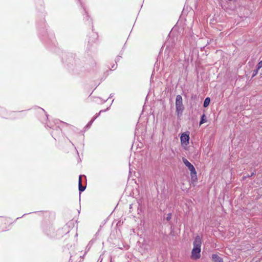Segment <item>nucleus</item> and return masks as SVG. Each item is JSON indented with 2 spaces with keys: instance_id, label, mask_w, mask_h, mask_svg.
I'll return each instance as SVG.
<instances>
[{
  "instance_id": "f257e3e1",
  "label": "nucleus",
  "mask_w": 262,
  "mask_h": 262,
  "mask_svg": "<svg viewBox=\"0 0 262 262\" xmlns=\"http://www.w3.org/2000/svg\"><path fill=\"white\" fill-rule=\"evenodd\" d=\"M202 245L201 238L197 235L193 242V249L191 251V258L192 259L196 260L201 257V247Z\"/></svg>"
},
{
  "instance_id": "20e7f679",
  "label": "nucleus",
  "mask_w": 262,
  "mask_h": 262,
  "mask_svg": "<svg viewBox=\"0 0 262 262\" xmlns=\"http://www.w3.org/2000/svg\"><path fill=\"white\" fill-rule=\"evenodd\" d=\"M189 133L188 132L182 134L180 137L181 143V145L185 148H186V147L189 144Z\"/></svg>"
},
{
  "instance_id": "6e6552de",
  "label": "nucleus",
  "mask_w": 262,
  "mask_h": 262,
  "mask_svg": "<svg viewBox=\"0 0 262 262\" xmlns=\"http://www.w3.org/2000/svg\"><path fill=\"white\" fill-rule=\"evenodd\" d=\"M205 117V115L204 114L202 116L201 120L200 122V125L202 124L203 123H204L205 122V120L204 119Z\"/></svg>"
},
{
  "instance_id": "0eeeda50",
  "label": "nucleus",
  "mask_w": 262,
  "mask_h": 262,
  "mask_svg": "<svg viewBox=\"0 0 262 262\" xmlns=\"http://www.w3.org/2000/svg\"><path fill=\"white\" fill-rule=\"evenodd\" d=\"M210 102V99L209 97L206 98L204 102V107H207Z\"/></svg>"
},
{
  "instance_id": "f03ea898",
  "label": "nucleus",
  "mask_w": 262,
  "mask_h": 262,
  "mask_svg": "<svg viewBox=\"0 0 262 262\" xmlns=\"http://www.w3.org/2000/svg\"><path fill=\"white\" fill-rule=\"evenodd\" d=\"M182 161L190 171L191 183L193 184L196 182L198 181V177L194 167L186 158H183Z\"/></svg>"
},
{
  "instance_id": "1a4fd4ad",
  "label": "nucleus",
  "mask_w": 262,
  "mask_h": 262,
  "mask_svg": "<svg viewBox=\"0 0 262 262\" xmlns=\"http://www.w3.org/2000/svg\"><path fill=\"white\" fill-rule=\"evenodd\" d=\"M262 68V60L258 63V69H260Z\"/></svg>"
},
{
  "instance_id": "9d476101",
  "label": "nucleus",
  "mask_w": 262,
  "mask_h": 262,
  "mask_svg": "<svg viewBox=\"0 0 262 262\" xmlns=\"http://www.w3.org/2000/svg\"><path fill=\"white\" fill-rule=\"evenodd\" d=\"M258 70H259V69H258V68H257V69L255 71V72H254V75H253V76H255V75L257 74V72H258Z\"/></svg>"
},
{
  "instance_id": "7ed1b4c3",
  "label": "nucleus",
  "mask_w": 262,
  "mask_h": 262,
  "mask_svg": "<svg viewBox=\"0 0 262 262\" xmlns=\"http://www.w3.org/2000/svg\"><path fill=\"white\" fill-rule=\"evenodd\" d=\"M176 106L178 115H179V114H182V112L184 110V107L183 105L182 97L181 95H177L176 97Z\"/></svg>"
},
{
  "instance_id": "39448f33",
  "label": "nucleus",
  "mask_w": 262,
  "mask_h": 262,
  "mask_svg": "<svg viewBox=\"0 0 262 262\" xmlns=\"http://www.w3.org/2000/svg\"><path fill=\"white\" fill-rule=\"evenodd\" d=\"M78 187L79 190L81 192L83 191L85 189V186H83L82 185V176H80L79 177V181H78Z\"/></svg>"
},
{
  "instance_id": "9b49d317",
  "label": "nucleus",
  "mask_w": 262,
  "mask_h": 262,
  "mask_svg": "<svg viewBox=\"0 0 262 262\" xmlns=\"http://www.w3.org/2000/svg\"><path fill=\"white\" fill-rule=\"evenodd\" d=\"M116 66H116V64H114V65L112 66V69H116Z\"/></svg>"
},
{
  "instance_id": "423d86ee",
  "label": "nucleus",
  "mask_w": 262,
  "mask_h": 262,
  "mask_svg": "<svg viewBox=\"0 0 262 262\" xmlns=\"http://www.w3.org/2000/svg\"><path fill=\"white\" fill-rule=\"evenodd\" d=\"M212 258L214 262H223V258L217 254H213L212 255Z\"/></svg>"
}]
</instances>
